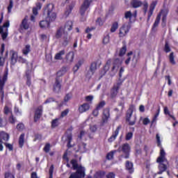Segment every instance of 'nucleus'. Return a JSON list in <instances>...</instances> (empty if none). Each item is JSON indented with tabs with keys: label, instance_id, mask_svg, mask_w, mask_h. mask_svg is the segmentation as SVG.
<instances>
[{
	"label": "nucleus",
	"instance_id": "obj_64",
	"mask_svg": "<svg viewBox=\"0 0 178 178\" xmlns=\"http://www.w3.org/2000/svg\"><path fill=\"white\" fill-rule=\"evenodd\" d=\"M116 175L114 172H108L106 175V178H115Z\"/></svg>",
	"mask_w": 178,
	"mask_h": 178
},
{
	"label": "nucleus",
	"instance_id": "obj_8",
	"mask_svg": "<svg viewBox=\"0 0 178 178\" xmlns=\"http://www.w3.org/2000/svg\"><path fill=\"white\" fill-rule=\"evenodd\" d=\"M10 26L9 21H6L3 23V26H0V34L1 35L2 40H5L8 38L9 34V29H8Z\"/></svg>",
	"mask_w": 178,
	"mask_h": 178
},
{
	"label": "nucleus",
	"instance_id": "obj_40",
	"mask_svg": "<svg viewBox=\"0 0 178 178\" xmlns=\"http://www.w3.org/2000/svg\"><path fill=\"white\" fill-rule=\"evenodd\" d=\"M124 19H129V24L131 23V18L133 17V13H131V11H126L124 13Z\"/></svg>",
	"mask_w": 178,
	"mask_h": 178
},
{
	"label": "nucleus",
	"instance_id": "obj_54",
	"mask_svg": "<svg viewBox=\"0 0 178 178\" xmlns=\"http://www.w3.org/2000/svg\"><path fill=\"white\" fill-rule=\"evenodd\" d=\"M13 8V0H10L9 5L7 7L8 13H11Z\"/></svg>",
	"mask_w": 178,
	"mask_h": 178
},
{
	"label": "nucleus",
	"instance_id": "obj_35",
	"mask_svg": "<svg viewBox=\"0 0 178 178\" xmlns=\"http://www.w3.org/2000/svg\"><path fill=\"white\" fill-rule=\"evenodd\" d=\"M65 30H67V31H72L73 30V22L69 20L67 21L65 24Z\"/></svg>",
	"mask_w": 178,
	"mask_h": 178
},
{
	"label": "nucleus",
	"instance_id": "obj_31",
	"mask_svg": "<svg viewBox=\"0 0 178 178\" xmlns=\"http://www.w3.org/2000/svg\"><path fill=\"white\" fill-rule=\"evenodd\" d=\"M0 138L1 140H3V141H9V138H10L9 134L3 131H1L0 132Z\"/></svg>",
	"mask_w": 178,
	"mask_h": 178
},
{
	"label": "nucleus",
	"instance_id": "obj_16",
	"mask_svg": "<svg viewBox=\"0 0 178 178\" xmlns=\"http://www.w3.org/2000/svg\"><path fill=\"white\" fill-rule=\"evenodd\" d=\"M111 65H112V59L109 58L106 61V65L104 67V69L100 72L101 76H100L99 79H102V77H104V76H105V74H106L107 72L111 68Z\"/></svg>",
	"mask_w": 178,
	"mask_h": 178
},
{
	"label": "nucleus",
	"instance_id": "obj_39",
	"mask_svg": "<svg viewBox=\"0 0 178 178\" xmlns=\"http://www.w3.org/2000/svg\"><path fill=\"white\" fill-rule=\"evenodd\" d=\"M74 8V5L73 4H71L66 7V10L65 12V15L66 16V17H67V16H69V15L72 13V10H73Z\"/></svg>",
	"mask_w": 178,
	"mask_h": 178
},
{
	"label": "nucleus",
	"instance_id": "obj_28",
	"mask_svg": "<svg viewBox=\"0 0 178 178\" xmlns=\"http://www.w3.org/2000/svg\"><path fill=\"white\" fill-rule=\"evenodd\" d=\"M65 49L60 51L58 53L56 54L54 56L55 60H62L63 59V55H65Z\"/></svg>",
	"mask_w": 178,
	"mask_h": 178
},
{
	"label": "nucleus",
	"instance_id": "obj_58",
	"mask_svg": "<svg viewBox=\"0 0 178 178\" xmlns=\"http://www.w3.org/2000/svg\"><path fill=\"white\" fill-rule=\"evenodd\" d=\"M49 178H54V165H51L49 170Z\"/></svg>",
	"mask_w": 178,
	"mask_h": 178
},
{
	"label": "nucleus",
	"instance_id": "obj_50",
	"mask_svg": "<svg viewBox=\"0 0 178 178\" xmlns=\"http://www.w3.org/2000/svg\"><path fill=\"white\" fill-rule=\"evenodd\" d=\"M43 151L46 153L48 154V152H49V151H51V143H46L44 148H43Z\"/></svg>",
	"mask_w": 178,
	"mask_h": 178
},
{
	"label": "nucleus",
	"instance_id": "obj_23",
	"mask_svg": "<svg viewBox=\"0 0 178 178\" xmlns=\"http://www.w3.org/2000/svg\"><path fill=\"white\" fill-rule=\"evenodd\" d=\"M122 65V60L120 58H115L112 63V67H111V72H115L116 69H118V67Z\"/></svg>",
	"mask_w": 178,
	"mask_h": 178
},
{
	"label": "nucleus",
	"instance_id": "obj_63",
	"mask_svg": "<svg viewBox=\"0 0 178 178\" xmlns=\"http://www.w3.org/2000/svg\"><path fill=\"white\" fill-rule=\"evenodd\" d=\"M26 79H31V70H26L25 72Z\"/></svg>",
	"mask_w": 178,
	"mask_h": 178
},
{
	"label": "nucleus",
	"instance_id": "obj_30",
	"mask_svg": "<svg viewBox=\"0 0 178 178\" xmlns=\"http://www.w3.org/2000/svg\"><path fill=\"white\" fill-rule=\"evenodd\" d=\"M78 150L81 154H84V152H87V144L82 143L78 146Z\"/></svg>",
	"mask_w": 178,
	"mask_h": 178
},
{
	"label": "nucleus",
	"instance_id": "obj_32",
	"mask_svg": "<svg viewBox=\"0 0 178 178\" xmlns=\"http://www.w3.org/2000/svg\"><path fill=\"white\" fill-rule=\"evenodd\" d=\"M25 136H26L25 134H22L19 137L18 144H19V147L20 148H23V146L24 145V137Z\"/></svg>",
	"mask_w": 178,
	"mask_h": 178
},
{
	"label": "nucleus",
	"instance_id": "obj_11",
	"mask_svg": "<svg viewBox=\"0 0 178 178\" xmlns=\"http://www.w3.org/2000/svg\"><path fill=\"white\" fill-rule=\"evenodd\" d=\"M62 78L59 76H56L55 79V82L53 84V92L55 94H59L60 92V90H62Z\"/></svg>",
	"mask_w": 178,
	"mask_h": 178
},
{
	"label": "nucleus",
	"instance_id": "obj_22",
	"mask_svg": "<svg viewBox=\"0 0 178 178\" xmlns=\"http://www.w3.org/2000/svg\"><path fill=\"white\" fill-rule=\"evenodd\" d=\"M88 111H90V104L88 103H83L78 108V111L79 113H84V112H87Z\"/></svg>",
	"mask_w": 178,
	"mask_h": 178
},
{
	"label": "nucleus",
	"instance_id": "obj_29",
	"mask_svg": "<svg viewBox=\"0 0 178 178\" xmlns=\"http://www.w3.org/2000/svg\"><path fill=\"white\" fill-rule=\"evenodd\" d=\"M105 175H106V172L98 170L94 174L93 178H105Z\"/></svg>",
	"mask_w": 178,
	"mask_h": 178
},
{
	"label": "nucleus",
	"instance_id": "obj_2",
	"mask_svg": "<svg viewBox=\"0 0 178 178\" xmlns=\"http://www.w3.org/2000/svg\"><path fill=\"white\" fill-rule=\"evenodd\" d=\"M54 4H47L44 10V15H47V20H42L39 23L40 29H49L51 23L56 20V14L54 12Z\"/></svg>",
	"mask_w": 178,
	"mask_h": 178
},
{
	"label": "nucleus",
	"instance_id": "obj_26",
	"mask_svg": "<svg viewBox=\"0 0 178 178\" xmlns=\"http://www.w3.org/2000/svg\"><path fill=\"white\" fill-rule=\"evenodd\" d=\"M130 4L132 8L137 9V8L143 6V1L139 0H131Z\"/></svg>",
	"mask_w": 178,
	"mask_h": 178
},
{
	"label": "nucleus",
	"instance_id": "obj_12",
	"mask_svg": "<svg viewBox=\"0 0 178 178\" xmlns=\"http://www.w3.org/2000/svg\"><path fill=\"white\" fill-rule=\"evenodd\" d=\"M123 84V81L118 82L117 83H115L113 86V88L111 89L110 95L111 98L113 99L115 97L118 96V94L119 92V90H120V86Z\"/></svg>",
	"mask_w": 178,
	"mask_h": 178
},
{
	"label": "nucleus",
	"instance_id": "obj_10",
	"mask_svg": "<svg viewBox=\"0 0 178 178\" xmlns=\"http://www.w3.org/2000/svg\"><path fill=\"white\" fill-rule=\"evenodd\" d=\"M130 29H131V25L129 23H124V24H122V26L120 28L119 30V37L120 38L126 37V35L129 34Z\"/></svg>",
	"mask_w": 178,
	"mask_h": 178
},
{
	"label": "nucleus",
	"instance_id": "obj_62",
	"mask_svg": "<svg viewBox=\"0 0 178 178\" xmlns=\"http://www.w3.org/2000/svg\"><path fill=\"white\" fill-rule=\"evenodd\" d=\"M4 115H8V113L12 114V111L10 110L9 107L8 106H5L4 109H3Z\"/></svg>",
	"mask_w": 178,
	"mask_h": 178
},
{
	"label": "nucleus",
	"instance_id": "obj_6",
	"mask_svg": "<svg viewBox=\"0 0 178 178\" xmlns=\"http://www.w3.org/2000/svg\"><path fill=\"white\" fill-rule=\"evenodd\" d=\"M8 70L5 71L2 79H0V97L2 104H3V98H5V90L3 88L5 87V83L8 81Z\"/></svg>",
	"mask_w": 178,
	"mask_h": 178
},
{
	"label": "nucleus",
	"instance_id": "obj_47",
	"mask_svg": "<svg viewBox=\"0 0 178 178\" xmlns=\"http://www.w3.org/2000/svg\"><path fill=\"white\" fill-rule=\"evenodd\" d=\"M73 97V94L72 92L67 93L64 97V102H69Z\"/></svg>",
	"mask_w": 178,
	"mask_h": 178
},
{
	"label": "nucleus",
	"instance_id": "obj_49",
	"mask_svg": "<svg viewBox=\"0 0 178 178\" xmlns=\"http://www.w3.org/2000/svg\"><path fill=\"white\" fill-rule=\"evenodd\" d=\"M69 112H70L69 108H66L65 111H62L60 115V119H63L65 116H67V115H69Z\"/></svg>",
	"mask_w": 178,
	"mask_h": 178
},
{
	"label": "nucleus",
	"instance_id": "obj_13",
	"mask_svg": "<svg viewBox=\"0 0 178 178\" xmlns=\"http://www.w3.org/2000/svg\"><path fill=\"white\" fill-rule=\"evenodd\" d=\"M44 112V107L42 106H38L35 110L33 116V122L37 123L40 119L42 117V113Z\"/></svg>",
	"mask_w": 178,
	"mask_h": 178
},
{
	"label": "nucleus",
	"instance_id": "obj_15",
	"mask_svg": "<svg viewBox=\"0 0 178 178\" xmlns=\"http://www.w3.org/2000/svg\"><path fill=\"white\" fill-rule=\"evenodd\" d=\"M109 118H111V109L109 108H106L103 110V114L102 117V123H108Z\"/></svg>",
	"mask_w": 178,
	"mask_h": 178
},
{
	"label": "nucleus",
	"instance_id": "obj_1",
	"mask_svg": "<svg viewBox=\"0 0 178 178\" xmlns=\"http://www.w3.org/2000/svg\"><path fill=\"white\" fill-rule=\"evenodd\" d=\"M156 140L157 147L161 148L159 156L156 159V163H159V172H156V175H162L163 172H166V170H168V165H169V161H168V159H166V152H165V149H163V147H162L159 134H156Z\"/></svg>",
	"mask_w": 178,
	"mask_h": 178
},
{
	"label": "nucleus",
	"instance_id": "obj_61",
	"mask_svg": "<svg viewBox=\"0 0 178 178\" xmlns=\"http://www.w3.org/2000/svg\"><path fill=\"white\" fill-rule=\"evenodd\" d=\"M3 144L6 146V148H8L9 151H13V145L8 143H4Z\"/></svg>",
	"mask_w": 178,
	"mask_h": 178
},
{
	"label": "nucleus",
	"instance_id": "obj_51",
	"mask_svg": "<svg viewBox=\"0 0 178 178\" xmlns=\"http://www.w3.org/2000/svg\"><path fill=\"white\" fill-rule=\"evenodd\" d=\"M105 105H106V102H105V101H102L97 105L96 108L101 111V109H102Z\"/></svg>",
	"mask_w": 178,
	"mask_h": 178
},
{
	"label": "nucleus",
	"instance_id": "obj_5",
	"mask_svg": "<svg viewBox=\"0 0 178 178\" xmlns=\"http://www.w3.org/2000/svg\"><path fill=\"white\" fill-rule=\"evenodd\" d=\"M91 2H92V1L84 0L83 3L81 5L79 8V13L81 16V22H86V19L84 17V16H86V12H87L88 8H90Z\"/></svg>",
	"mask_w": 178,
	"mask_h": 178
},
{
	"label": "nucleus",
	"instance_id": "obj_43",
	"mask_svg": "<svg viewBox=\"0 0 178 178\" xmlns=\"http://www.w3.org/2000/svg\"><path fill=\"white\" fill-rule=\"evenodd\" d=\"M81 65H83V62L81 60H79L78 63L73 67L74 73H76V72H77V70L80 69Z\"/></svg>",
	"mask_w": 178,
	"mask_h": 178
},
{
	"label": "nucleus",
	"instance_id": "obj_36",
	"mask_svg": "<svg viewBox=\"0 0 178 178\" xmlns=\"http://www.w3.org/2000/svg\"><path fill=\"white\" fill-rule=\"evenodd\" d=\"M63 34V27L60 26L59 29H57L55 37L57 40H59V38H62Z\"/></svg>",
	"mask_w": 178,
	"mask_h": 178
},
{
	"label": "nucleus",
	"instance_id": "obj_53",
	"mask_svg": "<svg viewBox=\"0 0 178 178\" xmlns=\"http://www.w3.org/2000/svg\"><path fill=\"white\" fill-rule=\"evenodd\" d=\"M52 102H56V103H58V102L55 99V98H54V97H49V98H47V99L44 101V104H51V103H52Z\"/></svg>",
	"mask_w": 178,
	"mask_h": 178
},
{
	"label": "nucleus",
	"instance_id": "obj_17",
	"mask_svg": "<svg viewBox=\"0 0 178 178\" xmlns=\"http://www.w3.org/2000/svg\"><path fill=\"white\" fill-rule=\"evenodd\" d=\"M122 129V125H119L117 127L116 129L114 132H113L111 136L108 139V143H113L115 140H116V138L118 136H119V132Z\"/></svg>",
	"mask_w": 178,
	"mask_h": 178
},
{
	"label": "nucleus",
	"instance_id": "obj_60",
	"mask_svg": "<svg viewBox=\"0 0 178 178\" xmlns=\"http://www.w3.org/2000/svg\"><path fill=\"white\" fill-rule=\"evenodd\" d=\"M96 24L98 26H104V21L102 17H98L96 20Z\"/></svg>",
	"mask_w": 178,
	"mask_h": 178
},
{
	"label": "nucleus",
	"instance_id": "obj_3",
	"mask_svg": "<svg viewBox=\"0 0 178 178\" xmlns=\"http://www.w3.org/2000/svg\"><path fill=\"white\" fill-rule=\"evenodd\" d=\"M71 165H72L74 170H76L75 172H72L69 178H84L86 177V168L81 165H79L77 160H71Z\"/></svg>",
	"mask_w": 178,
	"mask_h": 178
},
{
	"label": "nucleus",
	"instance_id": "obj_21",
	"mask_svg": "<svg viewBox=\"0 0 178 178\" xmlns=\"http://www.w3.org/2000/svg\"><path fill=\"white\" fill-rule=\"evenodd\" d=\"M10 65H12V66H15V65L17 63V52L15 51H10Z\"/></svg>",
	"mask_w": 178,
	"mask_h": 178
},
{
	"label": "nucleus",
	"instance_id": "obj_34",
	"mask_svg": "<svg viewBox=\"0 0 178 178\" xmlns=\"http://www.w3.org/2000/svg\"><path fill=\"white\" fill-rule=\"evenodd\" d=\"M66 72H67V67H62L61 69L57 72L56 77H62V76H64L66 74Z\"/></svg>",
	"mask_w": 178,
	"mask_h": 178
},
{
	"label": "nucleus",
	"instance_id": "obj_48",
	"mask_svg": "<svg viewBox=\"0 0 178 178\" xmlns=\"http://www.w3.org/2000/svg\"><path fill=\"white\" fill-rule=\"evenodd\" d=\"M172 49H170V46H169V42L168 41H165V46H164V52L165 54H169Z\"/></svg>",
	"mask_w": 178,
	"mask_h": 178
},
{
	"label": "nucleus",
	"instance_id": "obj_38",
	"mask_svg": "<svg viewBox=\"0 0 178 178\" xmlns=\"http://www.w3.org/2000/svg\"><path fill=\"white\" fill-rule=\"evenodd\" d=\"M31 52V45L30 44H26L25 47L22 49V54L24 55H29Z\"/></svg>",
	"mask_w": 178,
	"mask_h": 178
},
{
	"label": "nucleus",
	"instance_id": "obj_33",
	"mask_svg": "<svg viewBox=\"0 0 178 178\" xmlns=\"http://www.w3.org/2000/svg\"><path fill=\"white\" fill-rule=\"evenodd\" d=\"M92 30H95V27H87L86 29L85 30V33L87 35L86 38H88V40H91V38L92 37V35L90 33L91 31H92Z\"/></svg>",
	"mask_w": 178,
	"mask_h": 178
},
{
	"label": "nucleus",
	"instance_id": "obj_46",
	"mask_svg": "<svg viewBox=\"0 0 178 178\" xmlns=\"http://www.w3.org/2000/svg\"><path fill=\"white\" fill-rule=\"evenodd\" d=\"M115 152H116V151H111L108 152L106 154V159H107L108 161H112V159H113V155H115Z\"/></svg>",
	"mask_w": 178,
	"mask_h": 178
},
{
	"label": "nucleus",
	"instance_id": "obj_52",
	"mask_svg": "<svg viewBox=\"0 0 178 178\" xmlns=\"http://www.w3.org/2000/svg\"><path fill=\"white\" fill-rule=\"evenodd\" d=\"M24 124H23V122H20L17 124L16 129L18 131H23V130H24Z\"/></svg>",
	"mask_w": 178,
	"mask_h": 178
},
{
	"label": "nucleus",
	"instance_id": "obj_27",
	"mask_svg": "<svg viewBox=\"0 0 178 178\" xmlns=\"http://www.w3.org/2000/svg\"><path fill=\"white\" fill-rule=\"evenodd\" d=\"M65 59L67 63H72L74 59V52L70 51L65 56Z\"/></svg>",
	"mask_w": 178,
	"mask_h": 178
},
{
	"label": "nucleus",
	"instance_id": "obj_59",
	"mask_svg": "<svg viewBox=\"0 0 178 178\" xmlns=\"http://www.w3.org/2000/svg\"><path fill=\"white\" fill-rule=\"evenodd\" d=\"M4 178H15V175L10 172H6L4 175Z\"/></svg>",
	"mask_w": 178,
	"mask_h": 178
},
{
	"label": "nucleus",
	"instance_id": "obj_56",
	"mask_svg": "<svg viewBox=\"0 0 178 178\" xmlns=\"http://www.w3.org/2000/svg\"><path fill=\"white\" fill-rule=\"evenodd\" d=\"M68 44H69V39L67 38V35H66L63 37V45L64 47H67V45Z\"/></svg>",
	"mask_w": 178,
	"mask_h": 178
},
{
	"label": "nucleus",
	"instance_id": "obj_41",
	"mask_svg": "<svg viewBox=\"0 0 178 178\" xmlns=\"http://www.w3.org/2000/svg\"><path fill=\"white\" fill-rule=\"evenodd\" d=\"M118 29H119V24L118 22H115L112 24L110 31L111 33H115Z\"/></svg>",
	"mask_w": 178,
	"mask_h": 178
},
{
	"label": "nucleus",
	"instance_id": "obj_45",
	"mask_svg": "<svg viewBox=\"0 0 178 178\" xmlns=\"http://www.w3.org/2000/svg\"><path fill=\"white\" fill-rule=\"evenodd\" d=\"M8 122L10 124H15L16 123V117L13 115V113L11 112L10 116L8 118Z\"/></svg>",
	"mask_w": 178,
	"mask_h": 178
},
{
	"label": "nucleus",
	"instance_id": "obj_42",
	"mask_svg": "<svg viewBox=\"0 0 178 178\" xmlns=\"http://www.w3.org/2000/svg\"><path fill=\"white\" fill-rule=\"evenodd\" d=\"M164 114L168 115V116L171 118L172 120H176V117L170 114V111H169V108H168V106L164 107Z\"/></svg>",
	"mask_w": 178,
	"mask_h": 178
},
{
	"label": "nucleus",
	"instance_id": "obj_14",
	"mask_svg": "<svg viewBox=\"0 0 178 178\" xmlns=\"http://www.w3.org/2000/svg\"><path fill=\"white\" fill-rule=\"evenodd\" d=\"M30 29V22H29V17L25 16L19 24V31H24Z\"/></svg>",
	"mask_w": 178,
	"mask_h": 178
},
{
	"label": "nucleus",
	"instance_id": "obj_37",
	"mask_svg": "<svg viewBox=\"0 0 178 178\" xmlns=\"http://www.w3.org/2000/svg\"><path fill=\"white\" fill-rule=\"evenodd\" d=\"M60 118H56L51 121V129H56V127H59L60 124V122H59V120Z\"/></svg>",
	"mask_w": 178,
	"mask_h": 178
},
{
	"label": "nucleus",
	"instance_id": "obj_4",
	"mask_svg": "<svg viewBox=\"0 0 178 178\" xmlns=\"http://www.w3.org/2000/svg\"><path fill=\"white\" fill-rule=\"evenodd\" d=\"M134 108V105L131 104L126 113V122H128L129 126H134L136 124V122H137V117L136 115L133 116ZM131 116L133 117L131 118Z\"/></svg>",
	"mask_w": 178,
	"mask_h": 178
},
{
	"label": "nucleus",
	"instance_id": "obj_55",
	"mask_svg": "<svg viewBox=\"0 0 178 178\" xmlns=\"http://www.w3.org/2000/svg\"><path fill=\"white\" fill-rule=\"evenodd\" d=\"M133 138V132H128L125 135L126 141H130Z\"/></svg>",
	"mask_w": 178,
	"mask_h": 178
},
{
	"label": "nucleus",
	"instance_id": "obj_44",
	"mask_svg": "<svg viewBox=\"0 0 178 178\" xmlns=\"http://www.w3.org/2000/svg\"><path fill=\"white\" fill-rule=\"evenodd\" d=\"M169 60L171 65H176V61L175 60V53L173 51L170 54Z\"/></svg>",
	"mask_w": 178,
	"mask_h": 178
},
{
	"label": "nucleus",
	"instance_id": "obj_24",
	"mask_svg": "<svg viewBox=\"0 0 178 178\" xmlns=\"http://www.w3.org/2000/svg\"><path fill=\"white\" fill-rule=\"evenodd\" d=\"M127 51V45L126 44V42H122V47L120 49V51L118 54V56L122 57L126 55V52Z\"/></svg>",
	"mask_w": 178,
	"mask_h": 178
},
{
	"label": "nucleus",
	"instance_id": "obj_7",
	"mask_svg": "<svg viewBox=\"0 0 178 178\" xmlns=\"http://www.w3.org/2000/svg\"><path fill=\"white\" fill-rule=\"evenodd\" d=\"M73 127H70L68 128L65 132V141H67V147L68 149H70V148H73L74 145H72V141L73 140Z\"/></svg>",
	"mask_w": 178,
	"mask_h": 178
},
{
	"label": "nucleus",
	"instance_id": "obj_19",
	"mask_svg": "<svg viewBox=\"0 0 178 178\" xmlns=\"http://www.w3.org/2000/svg\"><path fill=\"white\" fill-rule=\"evenodd\" d=\"M125 170H127L129 175H133V173H134V165L130 161H127L125 162Z\"/></svg>",
	"mask_w": 178,
	"mask_h": 178
},
{
	"label": "nucleus",
	"instance_id": "obj_57",
	"mask_svg": "<svg viewBox=\"0 0 178 178\" xmlns=\"http://www.w3.org/2000/svg\"><path fill=\"white\" fill-rule=\"evenodd\" d=\"M110 38L111 37L109 36V35H106V36H104L103 38V44H108L110 41Z\"/></svg>",
	"mask_w": 178,
	"mask_h": 178
},
{
	"label": "nucleus",
	"instance_id": "obj_25",
	"mask_svg": "<svg viewBox=\"0 0 178 178\" xmlns=\"http://www.w3.org/2000/svg\"><path fill=\"white\" fill-rule=\"evenodd\" d=\"M162 12H163V10H161V11L157 15L154 23L152 26V30L159 26V23L161 22V17H162Z\"/></svg>",
	"mask_w": 178,
	"mask_h": 178
},
{
	"label": "nucleus",
	"instance_id": "obj_9",
	"mask_svg": "<svg viewBox=\"0 0 178 178\" xmlns=\"http://www.w3.org/2000/svg\"><path fill=\"white\" fill-rule=\"evenodd\" d=\"M119 152H121V151L124 154V158L125 159H129L130 158V151H131V147H130V145L127 143H124L118 148Z\"/></svg>",
	"mask_w": 178,
	"mask_h": 178
},
{
	"label": "nucleus",
	"instance_id": "obj_18",
	"mask_svg": "<svg viewBox=\"0 0 178 178\" xmlns=\"http://www.w3.org/2000/svg\"><path fill=\"white\" fill-rule=\"evenodd\" d=\"M158 3V1H152V3L149 6V10L148 12V15H147V22H149L150 19H151V16H152V15H154V10H155V8L156 6Z\"/></svg>",
	"mask_w": 178,
	"mask_h": 178
},
{
	"label": "nucleus",
	"instance_id": "obj_20",
	"mask_svg": "<svg viewBox=\"0 0 178 178\" xmlns=\"http://www.w3.org/2000/svg\"><path fill=\"white\" fill-rule=\"evenodd\" d=\"M98 65L97 61H94L91 63L89 71L90 72L91 74L89 75L88 74H86V77H92V76H94V74L95 72H97V65Z\"/></svg>",
	"mask_w": 178,
	"mask_h": 178
}]
</instances>
